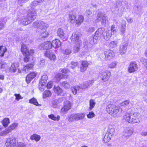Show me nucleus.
I'll return each instance as SVG.
<instances>
[{
  "label": "nucleus",
  "instance_id": "nucleus-1",
  "mask_svg": "<svg viewBox=\"0 0 147 147\" xmlns=\"http://www.w3.org/2000/svg\"><path fill=\"white\" fill-rule=\"evenodd\" d=\"M142 116L139 113H127L123 116V118L129 123L134 124L140 122L142 120Z\"/></svg>",
  "mask_w": 147,
  "mask_h": 147
},
{
  "label": "nucleus",
  "instance_id": "nucleus-2",
  "mask_svg": "<svg viewBox=\"0 0 147 147\" xmlns=\"http://www.w3.org/2000/svg\"><path fill=\"white\" fill-rule=\"evenodd\" d=\"M85 116L82 113H73L68 115L67 119L69 122H73L83 119Z\"/></svg>",
  "mask_w": 147,
  "mask_h": 147
},
{
  "label": "nucleus",
  "instance_id": "nucleus-3",
  "mask_svg": "<svg viewBox=\"0 0 147 147\" xmlns=\"http://www.w3.org/2000/svg\"><path fill=\"white\" fill-rule=\"evenodd\" d=\"M33 27L39 29L45 30L49 27V25L46 23L40 21H37L33 23Z\"/></svg>",
  "mask_w": 147,
  "mask_h": 147
},
{
  "label": "nucleus",
  "instance_id": "nucleus-4",
  "mask_svg": "<svg viewBox=\"0 0 147 147\" xmlns=\"http://www.w3.org/2000/svg\"><path fill=\"white\" fill-rule=\"evenodd\" d=\"M114 56V53L110 50H108L104 52V54H102L100 56L101 59H105V60L111 59Z\"/></svg>",
  "mask_w": 147,
  "mask_h": 147
},
{
  "label": "nucleus",
  "instance_id": "nucleus-5",
  "mask_svg": "<svg viewBox=\"0 0 147 147\" xmlns=\"http://www.w3.org/2000/svg\"><path fill=\"white\" fill-rule=\"evenodd\" d=\"M111 75L110 72L107 71L105 69H102L100 72L99 76L102 80L105 82L108 80Z\"/></svg>",
  "mask_w": 147,
  "mask_h": 147
},
{
  "label": "nucleus",
  "instance_id": "nucleus-6",
  "mask_svg": "<svg viewBox=\"0 0 147 147\" xmlns=\"http://www.w3.org/2000/svg\"><path fill=\"white\" fill-rule=\"evenodd\" d=\"M105 29L104 28H99L96 31L95 35L94 36L93 39L96 40H100L103 37L105 33Z\"/></svg>",
  "mask_w": 147,
  "mask_h": 147
},
{
  "label": "nucleus",
  "instance_id": "nucleus-7",
  "mask_svg": "<svg viewBox=\"0 0 147 147\" xmlns=\"http://www.w3.org/2000/svg\"><path fill=\"white\" fill-rule=\"evenodd\" d=\"M21 51L25 56L32 55L34 53V51L33 49L30 50L28 49L26 46L24 44L22 45Z\"/></svg>",
  "mask_w": 147,
  "mask_h": 147
},
{
  "label": "nucleus",
  "instance_id": "nucleus-8",
  "mask_svg": "<svg viewBox=\"0 0 147 147\" xmlns=\"http://www.w3.org/2000/svg\"><path fill=\"white\" fill-rule=\"evenodd\" d=\"M107 20V17L101 13H99L97 15V18L96 19L97 22H99L101 21L102 25H105L106 22Z\"/></svg>",
  "mask_w": 147,
  "mask_h": 147
},
{
  "label": "nucleus",
  "instance_id": "nucleus-9",
  "mask_svg": "<svg viewBox=\"0 0 147 147\" xmlns=\"http://www.w3.org/2000/svg\"><path fill=\"white\" fill-rule=\"evenodd\" d=\"M133 129L131 127H127L124 129L123 132V136L127 139L134 132Z\"/></svg>",
  "mask_w": 147,
  "mask_h": 147
},
{
  "label": "nucleus",
  "instance_id": "nucleus-10",
  "mask_svg": "<svg viewBox=\"0 0 147 147\" xmlns=\"http://www.w3.org/2000/svg\"><path fill=\"white\" fill-rule=\"evenodd\" d=\"M16 144L17 141L16 138L12 137L7 140L5 145L7 147H14L16 146Z\"/></svg>",
  "mask_w": 147,
  "mask_h": 147
},
{
  "label": "nucleus",
  "instance_id": "nucleus-11",
  "mask_svg": "<svg viewBox=\"0 0 147 147\" xmlns=\"http://www.w3.org/2000/svg\"><path fill=\"white\" fill-rule=\"evenodd\" d=\"M138 69V65L136 62L133 61L130 63L128 69L129 72L131 73L137 71Z\"/></svg>",
  "mask_w": 147,
  "mask_h": 147
},
{
  "label": "nucleus",
  "instance_id": "nucleus-12",
  "mask_svg": "<svg viewBox=\"0 0 147 147\" xmlns=\"http://www.w3.org/2000/svg\"><path fill=\"white\" fill-rule=\"evenodd\" d=\"M36 12L34 9H31L28 11L27 16L32 22L36 18Z\"/></svg>",
  "mask_w": 147,
  "mask_h": 147
},
{
  "label": "nucleus",
  "instance_id": "nucleus-13",
  "mask_svg": "<svg viewBox=\"0 0 147 147\" xmlns=\"http://www.w3.org/2000/svg\"><path fill=\"white\" fill-rule=\"evenodd\" d=\"M122 111V109L119 107L115 106L113 112L112 113L111 115L114 117H116L120 114Z\"/></svg>",
  "mask_w": 147,
  "mask_h": 147
},
{
  "label": "nucleus",
  "instance_id": "nucleus-14",
  "mask_svg": "<svg viewBox=\"0 0 147 147\" xmlns=\"http://www.w3.org/2000/svg\"><path fill=\"white\" fill-rule=\"evenodd\" d=\"M80 36L81 34L78 32L73 33L71 37V41L76 42H78Z\"/></svg>",
  "mask_w": 147,
  "mask_h": 147
},
{
  "label": "nucleus",
  "instance_id": "nucleus-15",
  "mask_svg": "<svg viewBox=\"0 0 147 147\" xmlns=\"http://www.w3.org/2000/svg\"><path fill=\"white\" fill-rule=\"evenodd\" d=\"M69 19L70 22L74 23L76 21V13L73 11L69 12Z\"/></svg>",
  "mask_w": 147,
  "mask_h": 147
},
{
  "label": "nucleus",
  "instance_id": "nucleus-16",
  "mask_svg": "<svg viewBox=\"0 0 147 147\" xmlns=\"http://www.w3.org/2000/svg\"><path fill=\"white\" fill-rule=\"evenodd\" d=\"M19 66V64L18 63H15L12 64L10 67L8 69V72L15 73L16 72Z\"/></svg>",
  "mask_w": 147,
  "mask_h": 147
},
{
  "label": "nucleus",
  "instance_id": "nucleus-17",
  "mask_svg": "<svg viewBox=\"0 0 147 147\" xmlns=\"http://www.w3.org/2000/svg\"><path fill=\"white\" fill-rule=\"evenodd\" d=\"M127 43H123L122 45L120 46L119 50V53L121 55H123L126 52L127 46Z\"/></svg>",
  "mask_w": 147,
  "mask_h": 147
},
{
  "label": "nucleus",
  "instance_id": "nucleus-18",
  "mask_svg": "<svg viewBox=\"0 0 147 147\" xmlns=\"http://www.w3.org/2000/svg\"><path fill=\"white\" fill-rule=\"evenodd\" d=\"M45 55L51 60H54L56 59L55 55L51 51L47 50L45 53Z\"/></svg>",
  "mask_w": 147,
  "mask_h": 147
},
{
  "label": "nucleus",
  "instance_id": "nucleus-19",
  "mask_svg": "<svg viewBox=\"0 0 147 147\" xmlns=\"http://www.w3.org/2000/svg\"><path fill=\"white\" fill-rule=\"evenodd\" d=\"M30 20V18L28 16L22 17L20 20V23L24 26L32 22V21Z\"/></svg>",
  "mask_w": 147,
  "mask_h": 147
},
{
  "label": "nucleus",
  "instance_id": "nucleus-20",
  "mask_svg": "<svg viewBox=\"0 0 147 147\" xmlns=\"http://www.w3.org/2000/svg\"><path fill=\"white\" fill-rule=\"evenodd\" d=\"M122 23L121 25V28L120 29V34L122 36H124L126 30V21L122 20Z\"/></svg>",
  "mask_w": 147,
  "mask_h": 147
},
{
  "label": "nucleus",
  "instance_id": "nucleus-21",
  "mask_svg": "<svg viewBox=\"0 0 147 147\" xmlns=\"http://www.w3.org/2000/svg\"><path fill=\"white\" fill-rule=\"evenodd\" d=\"M36 75L35 72H32L28 74L26 78V81L27 83H29L34 78Z\"/></svg>",
  "mask_w": 147,
  "mask_h": 147
},
{
  "label": "nucleus",
  "instance_id": "nucleus-22",
  "mask_svg": "<svg viewBox=\"0 0 147 147\" xmlns=\"http://www.w3.org/2000/svg\"><path fill=\"white\" fill-rule=\"evenodd\" d=\"M63 100V98H61L58 99L53 100L52 101V103L53 107L55 108L57 106V104L62 102Z\"/></svg>",
  "mask_w": 147,
  "mask_h": 147
},
{
  "label": "nucleus",
  "instance_id": "nucleus-23",
  "mask_svg": "<svg viewBox=\"0 0 147 147\" xmlns=\"http://www.w3.org/2000/svg\"><path fill=\"white\" fill-rule=\"evenodd\" d=\"M88 62L86 61H82L80 67V71L82 72L85 71L87 69L88 65Z\"/></svg>",
  "mask_w": 147,
  "mask_h": 147
},
{
  "label": "nucleus",
  "instance_id": "nucleus-24",
  "mask_svg": "<svg viewBox=\"0 0 147 147\" xmlns=\"http://www.w3.org/2000/svg\"><path fill=\"white\" fill-rule=\"evenodd\" d=\"M52 47L54 48H57L61 46V42L59 39H57L53 40L51 42Z\"/></svg>",
  "mask_w": 147,
  "mask_h": 147
},
{
  "label": "nucleus",
  "instance_id": "nucleus-25",
  "mask_svg": "<svg viewBox=\"0 0 147 147\" xmlns=\"http://www.w3.org/2000/svg\"><path fill=\"white\" fill-rule=\"evenodd\" d=\"M112 35L111 31L110 30H108L105 31V33L102 37L106 40L108 41Z\"/></svg>",
  "mask_w": 147,
  "mask_h": 147
},
{
  "label": "nucleus",
  "instance_id": "nucleus-26",
  "mask_svg": "<svg viewBox=\"0 0 147 147\" xmlns=\"http://www.w3.org/2000/svg\"><path fill=\"white\" fill-rule=\"evenodd\" d=\"M115 106L111 104L109 105L107 107L106 110L108 113L111 115L112 113L113 112Z\"/></svg>",
  "mask_w": 147,
  "mask_h": 147
},
{
  "label": "nucleus",
  "instance_id": "nucleus-27",
  "mask_svg": "<svg viewBox=\"0 0 147 147\" xmlns=\"http://www.w3.org/2000/svg\"><path fill=\"white\" fill-rule=\"evenodd\" d=\"M9 65L5 63H0V69H4L6 72H8Z\"/></svg>",
  "mask_w": 147,
  "mask_h": 147
},
{
  "label": "nucleus",
  "instance_id": "nucleus-28",
  "mask_svg": "<svg viewBox=\"0 0 147 147\" xmlns=\"http://www.w3.org/2000/svg\"><path fill=\"white\" fill-rule=\"evenodd\" d=\"M57 36L61 38H64L65 37V33L63 30L61 28H59L57 32Z\"/></svg>",
  "mask_w": 147,
  "mask_h": 147
},
{
  "label": "nucleus",
  "instance_id": "nucleus-29",
  "mask_svg": "<svg viewBox=\"0 0 147 147\" xmlns=\"http://www.w3.org/2000/svg\"><path fill=\"white\" fill-rule=\"evenodd\" d=\"M40 136L36 134H34L30 137V139L32 140H35L36 142H38L40 139Z\"/></svg>",
  "mask_w": 147,
  "mask_h": 147
},
{
  "label": "nucleus",
  "instance_id": "nucleus-30",
  "mask_svg": "<svg viewBox=\"0 0 147 147\" xmlns=\"http://www.w3.org/2000/svg\"><path fill=\"white\" fill-rule=\"evenodd\" d=\"M84 19L83 16L82 15H79L78 18L76 21V24L78 25H80L83 22Z\"/></svg>",
  "mask_w": 147,
  "mask_h": 147
},
{
  "label": "nucleus",
  "instance_id": "nucleus-31",
  "mask_svg": "<svg viewBox=\"0 0 147 147\" xmlns=\"http://www.w3.org/2000/svg\"><path fill=\"white\" fill-rule=\"evenodd\" d=\"M112 136L111 135L108 134L106 133L104 136L103 141L105 143L109 142L111 140Z\"/></svg>",
  "mask_w": 147,
  "mask_h": 147
},
{
  "label": "nucleus",
  "instance_id": "nucleus-32",
  "mask_svg": "<svg viewBox=\"0 0 147 147\" xmlns=\"http://www.w3.org/2000/svg\"><path fill=\"white\" fill-rule=\"evenodd\" d=\"M115 129L112 126H109L107 130V134H108L112 136L114 134L115 132Z\"/></svg>",
  "mask_w": 147,
  "mask_h": 147
},
{
  "label": "nucleus",
  "instance_id": "nucleus-33",
  "mask_svg": "<svg viewBox=\"0 0 147 147\" xmlns=\"http://www.w3.org/2000/svg\"><path fill=\"white\" fill-rule=\"evenodd\" d=\"M7 128L4 130L0 132V136H6L11 132V130Z\"/></svg>",
  "mask_w": 147,
  "mask_h": 147
},
{
  "label": "nucleus",
  "instance_id": "nucleus-34",
  "mask_svg": "<svg viewBox=\"0 0 147 147\" xmlns=\"http://www.w3.org/2000/svg\"><path fill=\"white\" fill-rule=\"evenodd\" d=\"M7 51V49L6 47L3 46H0V56L1 57H3L4 55V53Z\"/></svg>",
  "mask_w": 147,
  "mask_h": 147
},
{
  "label": "nucleus",
  "instance_id": "nucleus-35",
  "mask_svg": "<svg viewBox=\"0 0 147 147\" xmlns=\"http://www.w3.org/2000/svg\"><path fill=\"white\" fill-rule=\"evenodd\" d=\"M29 102L32 103L36 105V106H40L41 105L39 104L36 99L33 98L29 100Z\"/></svg>",
  "mask_w": 147,
  "mask_h": 147
},
{
  "label": "nucleus",
  "instance_id": "nucleus-36",
  "mask_svg": "<svg viewBox=\"0 0 147 147\" xmlns=\"http://www.w3.org/2000/svg\"><path fill=\"white\" fill-rule=\"evenodd\" d=\"M54 90L55 93L57 94L58 95L60 94L63 92L62 89L59 86L56 87H55Z\"/></svg>",
  "mask_w": 147,
  "mask_h": 147
},
{
  "label": "nucleus",
  "instance_id": "nucleus-37",
  "mask_svg": "<svg viewBox=\"0 0 147 147\" xmlns=\"http://www.w3.org/2000/svg\"><path fill=\"white\" fill-rule=\"evenodd\" d=\"M47 80L48 77L46 75H44L41 77L40 82L43 83L44 84H46L47 83Z\"/></svg>",
  "mask_w": 147,
  "mask_h": 147
},
{
  "label": "nucleus",
  "instance_id": "nucleus-38",
  "mask_svg": "<svg viewBox=\"0 0 147 147\" xmlns=\"http://www.w3.org/2000/svg\"><path fill=\"white\" fill-rule=\"evenodd\" d=\"M9 123V119L8 118H5L2 121V123L3 126L7 127Z\"/></svg>",
  "mask_w": 147,
  "mask_h": 147
},
{
  "label": "nucleus",
  "instance_id": "nucleus-39",
  "mask_svg": "<svg viewBox=\"0 0 147 147\" xmlns=\"http://www.w3.org/2000/svg\"><path fill=\"white\" fill-rule=\"evenodd\" d=\"M72 105L71 103L68 100L64 102V106L69 110L71 109Z\"/></svg>",
  "mask_w": 147,
  "mask_h": 147
},
{
  "label": "nucleus",
  "instance_id": "nucleus-40",
  "mask_svg": "<svg viewBox=\"0 0 147 147\" xmlns=\"http://www.w3.org/2000/svg\"><path fill=\"white\" fill-rule=\"evenodd\" d=\"M49 118L53 120L54 121H58L60 119V116L57 115V117H55L54 115L53 114H51L48 115Z\"/></svg>",
  "mask_w": 147,
  "mask_h": 147
},
{
  "label": "nucleus",
  "instance_id": "nucleus-41",
  "mask_svg": "<svg viewBox=\"0 0 147 147\" xmlns=\"http://www.w3.org/2000/svg\"><path fill=\"white\" fill-rule=\"evenodd\" d=\"M33 66V64L32 63L26 65L24 67V69L25 71H28V70L32 69Z\"/></svg>",
  "mask_w": 147,
  "mask_h": 147
},
{
  "label": "nucleus",
  "instance_id": "nucleus-42",
  "mask_svg": "<svg viewBox=\"0 0 147 147\" xmlns=\"http://www.w3.org/2000/svg\"><path fill=\"white\" fill-rule=\"evenodd\" d=\"M92 81L90 80L86 81L84 83L82 86L81 87L82 89H84L89 86L91 84Z\"/></svg>",
  "mask_w": 147,
  "mask_h": 147
},
{
  "label": "nucleus",
  "instance_id": "nucleus-43",
  "mask_svg": "<svg viewBox=\"0 0 147 147\" xmlns=\"http://www.w3.org/2000/svg\"><path fill=\"white\" fill-rule=\"evenodd\" d=\"M49 34L47 30H45L41 33L40 36L42 38H45L48 37Z\"/></svg>",
  "mask_w": 147,
  "mask_h": 147
},
{
  "label": "nucleus",
  "instance_id": "nucleus-44",
  "mask_svg": "<svg viewBox=\"0 0 147 147\" xmlns=\"http://www.w3.org/2000/svg\"><path fill=\"white\" fill-rule=\"evenodd\" d=\"M60 84L61 86L65 88L68 89L70 88V85L67 81L61 82Z\"/></svg>",
  "mask_w": 147,
  "mask_h": 147
},
{
  "label": "nucleus",
  "instance_id": "nucleus-45",
  "mask_svg": "<svg viewBox=\"0 0 147 147\" xmlns=\"http://www.w3.org/2000/svg\"><path fill=\"white\" fill-rule=\"evenodd\" d=\"M45 45V49L46 50H48L52 48L51 42L50 41H47L44 43Z\"/></svg>",
  "mask_w": 147,
  "mask_h": 147
},
{
  "label": "nucleus",
  "instance_id": "nucleus-46",
  "mask_svg": "<svg viewBox=\"0 0 147 147\" xmlns=\"http://www.w3.org/2000/svg\"><path fill=\"white\" fill-rule=\"evenodd\" d=\"M51 93L49 90H46L43 93V97L44 98L51 96Z\"/></svg>",
  "mask_w": 147,
  "mask_h": 147
},
{
  "label": "nucleus",
  "instance_id": "nucleus-47",
  "mask_svg": "<svg viewBox=\"0 0 147 147\" xmlns=\"http://www.w3.org/2000/svg\"><path fill=\"white\" fill-rule=\"evenodd\" d=\"M46 85V84H44L43 83L39 82L38 86L39 89L41 91H43L44 90Z\"/></svg>",
  "mask_w": 147,
  "mask_h": 147
},
{
  "label": "nucleus",
  "instance_id": "nucleus-48",
  "mask_svg": "<svg viewBox=\"0 0 147 147\" xmlns=\"http://www.w3.org/2000/svg\"><path fill=\"white\" fill-rule=\"evenodd\" d=\"M80 49V43H78L76 45L74 48V53H77Z\"/></svg>",
  "mask_w": 147,
  "mask_h": 147
},
{
  "label": "nucleus",
  "instance_id": "nucleus-49",
  "mask_svg": "<svg viewBox=\"0 0 147 147\" xmlns=\"http://www.w3.org/2000/svg\"><path fill=\"white\" fill-rule=\"evenodd\" d=\"M95 104V102H94L93 100L91 99L90 100L89 109L90 110H91L94 107Z\"/></svg>",
  "mask_w": 147,
  "mask_h": 147
},
{
  "label": "nucleus",
  "instance_id": "nucleus-50",
  "mask_svg": "<svg viewBox=\"0 0 147 147\" xmlns=\"http://www.w3.org/2000/svg\"><path fill=\"white\" fill-rule=\"evenodd\" d=\"M117 63L116 61H114L108 64V67L111 68H114L115 67Z\"/></svg>",
  "mask_w": 147,
  "mask_h": 147
},
{
  "label": "nucleus",
  "instance_id": "nucleus-51",
  "mask_svg": "<svg viewBox=\"0 0 147 147\" xmlns=\"http://www.w3.org/2000/svg\"><path fill=\"white\" fill-rule=\"evenodd\" d=\"M71 53V49L67 48L63 51V53L66 55H69Z\"/></svg>",
  "mask_w": 147,
  "mask_h": 147
},
{
  "label": "nucleus",
  "instance_id": "nucleus-52",
  "mask_svg": "<svg viewBox=\"0 0 147 147\" xmlns=\"http://www.w3.org/2000/svg\"><path fill=\"white\" fill-rule=\"evenodd\" d=\"M18 125V123H15L12 124L10 126L7 127V128H9V129L11 130V132L12 130L14 129Z\"/></svg>",
  "mask_w": 147,
  "mask_h": 147
},
{
  "label": "nucleus",
  "instance_id": "nucleus-53",
  "mask_svg": "<svg viewBox=\"0 0 147 147\" xmlns=\"http://www.w3.org/2000/svg\"><path fill=\"white\" fill-rule=\"evenodd\" d=\"M69 110V109L64 106L61 109V113L63 114H65Z\"/></svg>",
  "mask_w": 147,
  "mask_h": 147
},
{
  "label": "nucleus",
  "instance_id": "nucleus-54",
  "mask_svg": "<svg viewBox=\"0 0 147 147\" xmlns=\"http://www.w3.org/2000/svg\"><path fill=\"white\" fill-rule=\"evenodd\" d=\"M65 75L61 73H59L56 76V77L59 78L60 80L65 78Z\"/></svg>",
  "mask_w": 147,
  "mask_h": 147
},
{
  "label": "nucleus",
  "instance_id": "nucleus-55",
  "mask_svg": "<svg viewBox=\"0 0 147 147\" xmlns=\"http://www.w3.org/2000/svg\"><path fill=\"white\" fill-rule=\"evenodd\" d=\"M95 114L93 112H89V114L87 115V116L88 118H92L95 116Z\"/></svg>",
  "mask_w": 147,
  "mask_h": 147
},
{
  "label": "nucleus",
  "instance_id": "nucleus-56",
  "mask_svg": "<svg viewBox=\"0 0 147 147\" xmlns=\"http://www.w3.org/2000/svg\"><path fill=\"white\" fill-rule=\"evenodd\" d=\"M71 67L74 69L78 65V63L77 62L72 61L71 62Z\"/></svg>",
  "mask_w": 147,
  "mask_h": 147
},
{
  "label": "nucleus",
  "instance_id": "nucleus-57",
  "mask_svg": "<svg viewBox=\"0 0 147 147\" xmlns=\"http://www.w3.org/2000/svg\"><path fill=\"white\" fill-rule=\"evenodd\" d=\"M129 103V100H126L121 103V105L124 107H126L128 105Z\"/></svg>",
  "mask_w": 147,
  "mask_h": 147
},
{
  "label": "nucleus",
  "instance_id": "nucleus-58",
  "mask_svg": "<svg viewBox=\"0 0 147 147\" xmlns=\"http://www.w3.org/2000/svg\"><path fill=\"white\" fill-rule=\"evenodd\" d=\"M117 30L115 26L114 25H112L111 28V30H110L111 31V33H115L117 32Z\"/></svg>",
  "mask_w": 147,
  "mask_h": 147
},
{
  "label": "nucleus",
  "instance_id": "nucleus-59",
  "mask_svg": "<svg viewBox=\"0 0 147 147\" xmlns=\"http://www.w3.org/2000/svg\"><path fill=\"white\" fill-rule=\"evenodd\" d=\"M117 45L116 42L115 41L111 42L110 44V47L111 48H114L116 47Z\"/></svg>",
  "mask_w": 147,
  "mask_h": 147
},
{
  "label": "nucleus",
  "instance_id": "nucleus-60",
  "mask_svg": "<svg viewBox=\"0 0 147 147\" xmlns=\"http://www.w3.org/2000/svg\"><path fill=\"white\" fill-rule=\"evenodd\" d=\"M140 60L142 64H144L145 65L147 62V59L143 57L141 58L140 59Z\"/></svg>",
  "mask_w": 147,
  "mask_h": 147
},
{
  "label": "nucleus",
  "instance_id": "nucleus-61",
  "mask_svg": "<svg viewBox=\"0 0 147 147\" xmlns=\"http://www.w3.org/2000/svg\"><path fill=\"white\" fill-rule=\"evenodd\" d=\"M38 47L39 49L40 50H46V49H45V45L44 43L40 45Z\"/></svg>",
  "mask_w": 147,
  "mask_h": 147
},
{
  "label": "nucleus",
  "instance_id": "nucleus-62",
  "mask_svg": "<svg viewBox=\"0 0 147 147\" xmlns=\"http://www.w3.org/2000/svg\"><path fill=\"white\" fill-rule=\"evenodd\" d=\"M17 146L18 147H26L25 144L23 143L19 142L17 143Z\"/></svg>",
  "mask_w": 147,
  "mask_h": 147
},
{
  "label": "nucleus",
  "instance_id": "nucleus-63",
  "mask_svg": "<svg viewBox=\"0 0 147 147\" xmlns=\"http://www.w3.org/2000/svg\"><path fill=\"white\" fill-rule=\"evenodd\" d=\"M94 30V27H91L88 28H87L86 30L88 32H93Z\"/></svg>",
  "mask_w": 147,
  "mask_h": 147
},
{
  "label": "nucleus",
  "instance_id": "nucleus-64",
  "mask_svg": "<svg viewBox=\"0 0 147 147\" xmlns=\"http://www.w3.org/2000/svg\"><path fill=\"white\" fill-rule=\"evenodd\" d=\"M31 6L35 7L38 5V2L36 1H34L31 4Z\"/></svg>",
  "mask_w": 147,
  "mask_h": 147
}]
</instances>
